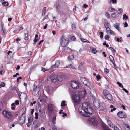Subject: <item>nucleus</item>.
I'll return each instance as SVG.
<instances>
[{"label":"nucleus","mask_w":130,"mask_h":130,"mask_svg":"<svg viewBox=\"0 0 130 130\" xmlns=\"http://www.w3.org/2000/svg\"><path fill=\"white\" fill-rule=\"evenodd\" d=\"M31 123L28 122L27 123V127H29L31 125Z\"/></svg>","instance_id":"62"},{"label":"nucleus","mask_w":130,"mask_h":130,"mask_svg":"<svg viewBox=\"0 0 130 130\" xmlns=\"http://www.w3.org/2000/svg\"><path fill=\"white\" fill-rule=\"evenodd\" d=\"M74 58V56L73 55H71L68 56V59L69 60H71Z\"/></svg>","instance_id":"18"},{"label":"nucleus","mask_w":130,"mask_h":130,"mask_svg":"<svg viewBox=\"0 0 130 130\" xmlns=\"http://www.w3.org/2000/svg\"><path fill=\"white\" fill-rule=\"evenodd\" d=\"M86 78L85 77H80V80L81 82L83 83L85 81V80L86 79Z\"/></svg>","instance_id":"24"},{"label":"nucleus","mask_w":130,"mask_h":130,"mask_svg":"<svg viewBox=\"0 0 130 130\" xmlns=\"http://www.w3.org/2000/svg\"><path fill=\"white\" fill-rule=\"evenodd\" d=\"M103 44L104 45H106V47H109V45L108 44H106V42L105 41L103 43Z\"/></svg>","instance_id":"46"},{"label":"nucleus","mask_w":130,"mask_h":130,"mask_svg":"<svg viewBox=\"0 0 130 130\" xmlns=\"http://www.w3.org/2000/svg\"><path fill=\"white\" fill-rule=\"evenodd\" d=\"M2 5L6 6H7L8 5V3L6 2H4L2 4Z\"/></svg>","instance_id":"32"},{"label":"nucleus","mask_w":130,"mask_h":130,"mask_svg":"<svg viewBox=\"0 0 130 130\" xmlns=\"http://www.w3.org/2000/svg\"><path fill=\"white\" fill-rule=\"evenodd\" d=\"M33 88L34 89V90L33 91V92L35 91H36V88H37V86H36L35 85H34L33 86Z\"/></svg>","instance_id":"40"},{"label":"nucleus","mask_w":130,"mask_h":130,"mask_svg":"<svg viewBox=\"0 0 130 130\" xmlns=\"http://www.w3.org/2000/svg\"><path fill=\"white\" fill-rule=\"evenodd\" d=\"M105 98L108 100L112 101V95L110 93L105 96Z\"/></svg>","instance_id":"14"},{"label":"nucleus","mask_w":130,"mask_h":130,"mask_svg":"<svg viewBox=\"0 0 130 130\" xmlns=\"http://www.w3.org/2000/svg\"><path fill=\"white\" fill-rule=\"evenodd\" d=\"M119 25L120 24L119 23H116L114 24V27L118 30L119 31L121 32V30L120 29Z\"/></svg>","instance_id":"13"},{"label":"nucleus","mask_w":130,"mask_h":130,"mask_svg":"<svg viewBox=\"0 0 130 130\" xmlns=\"http://www.w3.org/2000/svg\"><path fill=\"white\" fill-rule=\"evenodd\" d=\"M109 49H110V50L112 51V52L113 53H114L116 52V50L114 49L112 47H109Z\"/></svg>","instance_id":"34"},{"label":"nucleus","mask_w":130,"mask_h":130,"mask_svg":"<svg viewBox=\"0 0 130 130\" xmlns=\"http://www.w3.org/2000/svg\"><path fill=\"white\" fill-rule=\"evenodd\" d=\"M105 38L106 40H108L109 39V37L108 35H106L105 36Z\"/></svg>","instance_id":"43"},{"label":"nucleus","mask_w":130,"mask_h":130,"mask_svg":"<svg viewBox=\"0 0 130 130\" xmlns=\"http://www.w3.org/2000/svg\"><path fill=\"white\" fill-rule=\"evenodd\" d=\"M50 80L52 83H55L57 81L61 82L62 80V78L60 76H57L56 74H53L50 76Z\"/></svg>","instance_id":"2"},{"label":"nucleus","mask_w":130,"mask_h":130,"mask_svg":"<svg viewBox=\"0 0 130 130\" xmlns=\"http://www.w3.org/2000/svg\"><path fill=\"white\" fill-rule=\"evenodd\" d=\"M83 7L85 8H86L88 7V6L86 4H84L83 5Z\"/></svg>","instance_id":"58"},{"label":"nucleus","mask_w":130,"mask_h":130,"mask_svg":"<svg viewBox=\"0 0 130 130\" xmlns=\"http://www.w3.org/2000/svg\"><path fill=\"white\" fill-rule=\"evenodd\" d=\"M80 85V84L76 82H73L71 84V86L72 88L74 89H78Z\"/></svg>","instance_id":"5"},{"label":"nucleus","mask_w":130,"mask_h":130,"mask_svg":"<svg viewBox=\"0 0 130 130\" xmlns=\"http://www.w3.org/2000/svg\"><path fill=\"white\" fill-rule=\"evenodd\" d=\"M61 106L62 107H63L66 105L65 104V102L64 101H62L61 103Z\"/></svg>","instance_id":"33"},{"label":"nucleus","mask_w":130,"mask_h":130,"mask_svg":"<svg viewBox=\"0 0 130 130\" xmlns=\"http://www.w3.org/2000/svg\"><path fill=\"white\" fill-rule=\"evenodd\" d=\"M104 72L105 73H108L109 72V70L106 68H105L104 69Z\"/></svg>","instance_id":"37"},{"label":"nucleus","mask_w":130,"mask_h":130,"mask_svg":"<svg viewBox=\"0 0 130 130\" xmlns=\"http://www.w3.org/2000/svg\"><path fill=\"white\" fill-rule=\"evenodd\" d=\"M123 17L122 18L123 20H126L128 18V17L125 14H123Z\"/></svg>","instance_id":"30"},{"label":"nucleus","mask_w":130,"mask_h":130,"mask_svg":"<svg viewBox=\"0 0 130 130\" xmlns=\"http://www.w3.org/2000/svg\"><path fill=\"white\" fill-rule=\"evenodd\" d=\"M82 106V110L79 111L80 113L83 116L88 117H89L90 115L92 114L93 110L87 103H83Z\"/></svg>","instance_id":"1"},{"label":"nucleus","mask_w":130,"mask_h":130,"mask_svg":"<svg viewBox=\"0 0 130 130\" xmlns=\"http://www.w3.org/2000/svg\"><path fill=\"white\" fill-rule=\"evenodd\" d=\"M54 105L52 104H49L48 105V109L50 111H52L53 110Z\"/></svg>","instance_id":"11"},{"label":"nucleus","mask_w":130,"mask_h":130,"mask_svg":"<svg viewBox=\"0 0 130 130\" xmlns=\"http://www.w3.org/2000/svg\"><path fill=\"white\" fill-rule=\"evenodd\" d=\"M111 15L113 18H115L116 16V14L115 13H112L111 14Z\"/></svg>","instance_id":"52"},{"label":"nucleus","mask_w":130,"mask_h":130,"mask_svg":"<svg viewBox=\"0 0 130 130\" xmlns=\"http://www.w3.org/2000/svg\"><path fill=\"white\" fill-rule=\"evenodd\" d=\"M60 42L61 45L63 47H65L67 45L69 42L68 40L65 39L63 36L61 37Z\"/></svg>","instance_id":"4"},{"label":"nucleus","mask_w":130,"mask_h":130,"mask_svg":"<svg viewBox=\"0 0 130 130\" xmlns=\"http://www.w3.org/2000/svg\"><path fill=\"white\" fill-rule=\"evenodd\" d=\"M15 104L16 105H18L19 104V101L18 100H16L15 102Z\"/></svg>","instance_id":"48"},{"label":"nucleus","mask_w":130,"mask_h":130,"mask_svg":"<svg viewBox=\"0 0 130 130\" xmlns=\"http://www.w3.org/2000/svg\"><path fill=\"white\" fill-rule=\"evenodd\" d=\"M117 84L119 85L120 87H122V88L123 87V86L122 84L121 83H120L119 82H117Z\"/></svg>","instance_id":"38"},{"label":"nucleus","mask_w":130,"mask_h":130,"mask_svg":"<svg viewBox=\"0 0 130 130\" xmlns=\"http://www.w3.org/2000/svg\"><path fill=\"white\" fill-rule=\"evenodd\" d=\"M1 26H2V28H1V31L2 32H3V33H4L5 32L4 31L5 30V29L3 28V25L2 24L1 25Z\"/></svg>","instance_id":"42"},{"label":"nucleus","mask_w":130,"mask_h":130,"mask_svg":"<svg viewBox=\"0 0 130 130\" xmlns=\"http://www.w3.org/2000/svg\"><path fill=\"white\" fill-rule=\"evenodd\" d=\"M88 121L89 123L91 124H93L94 125L97 124V121L94 118H90L89 119Z\"/></svg>","instance_id":"8"},{"label":"nucleus","mask_w":130,"mask_h":130,"mask_svg":"<svg viewBox=\"0 0 130 130\" xmlns=\"http://www.w3.org/2000/svg\"><path fill=\"white\" fill-rule=\"evenodd\" d=\"M29 34L28 33L26 34H25V37L24 38V39L25 40H27L28 39V35Z\"/></svg>","instance_id":"25"},{"label":"nucleus","mask_w":130,"mask_h":130,"mask_svg":"<svg viewBox=\"0 0 130 130\" xmlns=\"http://www.w3.org/2000/svg\"><path fill=\"white\" fill-rule=\"evenodd\" d=\"M82 94L84 97H85L86 96V92L85 90H84L82 92Z\"/></svg>","instance_id":"23"},{"label":"nucleus","mask_w":130,"mask_h":130,"mask_svg":"<svg viewBox=\"0 0 130 130\" xmlns=\"http://www.w3.org/2000/svg\"><path fill=\"white\" fill-rule=\"evenodd\" d=\"M96 78H97V80H98L100 79V76L99 75L96 76Z\"/></svg>","instance_id":"56"},{"label":"nucleus","mask_w":130,"mask_h":130,"mask_svg":"<svg viewBox=\"0 0 130 130\" xmlns=\"http://www.w3.org/2000/svg\"><path fill=\"white\" fill-rule=\"evenodd\" d=\"M100 34H101V35L100 36V37L102 39L103 37V32H100Z\"/></svg>","instance_id":"51"},{"label":"nucleus","mask_w":130,"mask_h":130,"mask_svg":"<svg viewBox=\"0 0 130 130\" xmlns=\"http://www.w3.org/2000/svg\"><path fill=\"white\" fill-rule=\"evenodd\" d=\"M109 58L111 62H112L114 61V58L112 56L110 55L109 57Z\"/></svg>","instance_id":"31"},{"label":"nucleus","mask_w":130,"mask_h":130,"mask_svg":"<svg viewBox=\"0 0 130 130\" xmlns=\"http://www.w3.org/2000/svg\"><path fill=\"white\" fill-rule=\"evenodd\" d=\"M38 40V39L36 38H35L34 39V42L36 43V42Z\"/></svg>","instance_id":"61"},{"label":"nucleus","mask_w":130,"mask_h":130,"mask_svg":"<svg viewBox=\"0 0 130 130\" xmlns=\"http://www.w3.org/2000/svg\"><path fill=\"white\" fill-rule=\"evenodd\" d=\"M46 96L45 95H43L42 96H40L39 98L38 99V101L40 102H41L43 103V102L46 101L45 99L46 98Z\"/></svg>","instance_id":"9"},{"label":"nucleus","mask_w":130,"mask_h":130,"mask_svg":"<svg viewBox=\"0 0 130 130\" xmlns=\"http://www.w3.org/2000/svg\"><path fill=\"white\" fill-rule=\"evenodd\" d=\"M109 93V91L106 90H104L103 91V94L105 96L107 95Z\"/></svg>","instance_id":"16"},{"label":"nucleus","mask_w":130,"mask_h":130,"mask_svg":"<svg viewBox=\"0 0 130 130\" xmlns=\"http://www.w3.org/2000/svg\"><path fill=\"white\" fill-rule=\"evenodd\" d=\"M102 127L104 129H106V130L108 128L106 126V124L104 123H103L102 124Z\"/></svg>","instance_id":"27"},{"label":"nucleus","mask_w":130,"mask_h":130,"mask_svg":"<svg viewBox=\"0 0 130 130\" xmlns=\"http://www.w3.org/2000/svg\"><path fill=\"white\" fill-rule=\"evenodd\" d=\"M106 28V32H109L111 30L110 28H109V27H107V28Z\"/></svg>","instance_id":"39"},{"label":"nucleus","mask_w":130,"mask_h":130,"mask_svg":"<svg viewBox=\"0 0 130 130\" xmlns=\"http://www.w3.org/2000/svg\"><path fill=\"white\" fill-rule=\"evenodd\" d=\"M113 128L114 130H120L116 126H115Z\"/></svg>","instance_id":"49"},{"label":"nucleus","mask_w":130,"mask_h":130,"mask_svg":"<svg viewBox=\"0 0 130 130\" xmlns=\"http://www.w3.org/2000/svg\"><path fill=\"white\" fill-rule=\"evenodd\" d=\"M15 92L16 93H17L18 94V96H19L20 98V96H21V92L19 91V90L16 89Z\"/></svg>","instance_id":"28"},{"label":"nucleus","mask_w":130,"mask_h":130,"mask_svg":"<svg viewBox=\"0 0 130 130\" xmlns=\"http://www.w3.org/2000/svg\"><path fill=\"white\" fill-rule=\"evenodd\" d=\"M22 77H19L18 78L17 80V82H18L19 80V79H22Z\"/></svg>","instance_id":"57"},{"label":"nucleus","mask_w":130,"mask_h":130,"mask_svg":"<svg viewBox=\"0 0 130 130\" xmlns=\"http://www.w3.org/2000/svg\"><path fill=\"white\" fill-rule=\"evenodd\" d=\"M48 15H46V16H45L44 17V18H43V19H42V21L43 22V21H44L45 19H47V18H48Z\"/></svg>","instance_id":"50"},{"label":"nucleus","mask_w":130,"mask_h":130,"mask_svg":"<svg viewBox=\"0 0 130 130\" xmlns=\"http://www.w3.org/2000/svg\"><path fill=\"white\" fill-rule=\"evenodd\" d=\"M56 68V67H55V65L53 64L51 66L50 68V69H54V68Z\"/></svg>","instance_id":"54"},{"label":"nucleus","mask_w":130,"mask_h":130,"mask_svg":"<svg viewBox=\"0 0 130 130\" xmlns=\"http://www.w3.org/2000/svg\"><path fill=\"white\" fill-rule=\"evenodd\" d=\"M48 70V69H47L45 68L42 67L41 68V71L43 72H45L46 71Z\"/></svg>","instance_id":"36"},{"label":"nucleus","mask_w":130,"mask_h":130,"mask_svg":"<svg viewBox=\"0 0 130 130\" xmlns=\"http://www.w3.org/2000/svg\"><path fill=\"white\" fill-rule=\"evenodd\" d=\"M107 122L108 124L111 127H113V126H112L111 125H112V124L111 122L110 121V120H107Z\"/></svg>","instance_id":"22"},{"label":"nucleus","mask_w":130,"mask_h":130,"mask_svg":"<svg viewBox=\"0 0 130 130\" xmlns=\"http://www.w3.org/2000/svg\"><path fill=\"white\" fill-rule=\"evenodd\" d=\"M19 27H20V28H19V31H20L21 30H22L23 29V27L22 26H20Z\"/></svg>","instance_id":"63"},{"label":"nucleus","mask_w":130,"mask_h":130,"mask_svg":"<svg viewBox=\"0 0 130 130\" xmlns=\"http://www.w3.org/2000/svg\"><path fill=\"white\" fill-rule=\"evenodd\" d=\"M81 65H80L79 66L78 68L79 69L81 70L82 68V63H81Z\"/></svg>","instance_id":"64"},{"label":"nucleus","mask_w":130,"mask_h":130,"mask_svg":"<svg viewBox=\"0 0 130 130\" xmlns=\"http://www.w3.org/2000/svg\"><path fill=\"white\" fill-rule=\"evenodd\" d=\"M25 120V118L24 117H22L20 118L19 122L22 124H23L24 123Z\"/></svg>","instance_id":"15"},{"label":"nucleus","mask_w":130,"mask_h":130,"mask_svg":"<svg viewBox=\"0 0 130 130\" xmlns=\"http://www.w3.org/2000/svg\"><path fill=\"white\" fill-rule=\"evenodd\" d=\"M60 64V62L59 60H57L56 62L55 63V67L56 68H57L59 67V65Z\"/></svg>","instance_id":"17"},{"label":"nucleus","mask_w":130,"mask_h":130,"mask_svg":"<svg viewBox=\"0 0 130 130\" xmlns=\"http://www.w3.org/2000/svg\"><path fill=\"white\" fill-rule=\"evenodd\" d=\"M35 118L37 119L38 118V114L37 113H35Z\"/></svg>","instance_id":"45"},{"label":"nucleus","mask_w":130,"mask_h":130,"mask_svg":"<svg viewBox=\"0 0 130 130\" xmlns=\"http://www.w3.org/2000/svg\"><path fill=\"white\" fill-rule=\"evenodd\" d=\"M64 51L66 52H70L71 51V49L70 48L67 47H66L64 49Z\"/></svg>","instance_id":"20"},{"label":"nucleus","mask_w":130,"mask_h":130,"mask_svg":"<svg viewBox=\"0 0 130 130\" xmlns=\"http://www.w3.org/2000/svg\"><path fill=\"white\" fill-rule=\"evenodd\" d=\"M83 84L86 86L90 87L91 86L90 83L89 81L88 80L87 78L85 80V81L84 82Z\"/></svg>","instance_id":"12"},{"label":"nucleus","mask_w":130,"mask_h":130,"mask_svg":"<svg viewBox=\"0 0 130 130\" xmlns=\"http://www.w3.org/2000/svg\"><path fill=\"white\" fill-rule=\"evenodd\" d=\"M56 119V116L55 115H54V116L52 120V122L53 124H54L55 123Z\"/></svg>","instance_id":"26"},{"label":"nucleus","mask_w":130,"mask_h":130,"mask_svg":"<svg viewBox=\"0 0 130 130\" xmlns=\"http://www.w3.org/2000/svg\"><path fill=\"white\" fill-rule=\"evenodd\" d=\"M116 109V108L114 107L110 111L111 112H112L113 111H115Z\"/></svg>","instance_id":"60"},{"label":"nucleus","mask_w":130,"mask_h":130,"mask_svg":"<svg viewBox=\"0 0 130 130\" xmlns=\"http://www.w3.org/2000/svg\"><path fill=\"white\" fill-rule=\"evenodd\" d=\"M112 63L113 64V66H114V68L115 69H116V68H117L116 66V65L115 63V61H113L112 62Z\"/></svg>","instance_id":"44"},{"label":"nucleus","mask_w":130,"mask_h":130,"mask_svg":"<svg viewBox=\"0 0 130 130\" xmlns=\"http://www.w3.org/2000/svg\"><path fill=\"white\" fill-rule=\"evenodd\" d=\"M0 85L1 87H3L5 86V85L4 83L2 82L1 83V84H0Z\"/></svg>","instance_id":"47"},{"label":"nucleus","mask_w":130,"mask_h":130,"mask_svg":"<svg viewBox=\"0 0 130 130\" xmlns=\"http://www.w3.org/2000/svg\"><path fill=\"white\" fill-rule=\"evenodd\" d=\"M93 102L94 105L100 111H102V109H100V104L98 101L94 99L93 101Z\"/></svg>","instance_id":"10"},{"label":"nucleus","mask_w":130,"mask_h":130,"mask_svg":"<svg viewBox=\"0 0 130 130\" xmlns=\"http://www.w3.org/2000/svg\"><path fill=\"white\" fill-rule=\"evenodd\" d=\"M72 98L75 103L77 104L79 103L80 101L79 96L74 93L72 95Z\"/></svg>","instance_id":"3"},{"label":"nucleus","mask_w":130,"mask_h":130,"mask_svg":"<svg viewBox=\"0 0 130 130\" xmlns=\"http://www.w3.org/2000/svg\"><path fill=\"white\" fill-rule=\"evenodd\" d=\"M123 24L124 25V27H127L128 26L127 23V22H125L124 23H123Z\"/></svg>","instance_id":"53"},{"label":"nucleus","mask_w":130,"mask_h":130,"mask_svg":"<svg viewBox=\"0 0 130 130\" xmlns=\"http://www.w3.org/2000/svg\"><path fill=\"white\" fill-rule=\"evenodd\" d=\"M117 115L119 117L121 118H126V114L124 112L119 111Z\"/></svg>","instance_id":"6"},{"label":"nucleus","mask_w":130,"mask_h":130,"mask_svg":"<svg viewBox=\"0 0 130 130\" xmlns=\"http://www.w3.org/2000/svg\"><path fill=\"white\" fill-rule=\"evenodd\" d=\"M110 25V24L108 22H106L105 23L104 26L105 28H107V27H109Z\"/></svg>","instance_id":"19"},{"label":"nucleus","mask_w":130,"mask_h":130,"mask_svg":"<svg viewBox=\"0 0 130 130\" xmlns=\"http://www.w3.org/2000/svg\"><path fill=\"white\" fill-rule=\"evenodd\" d=\"M46 7H44L42 9V15H44L45 14V12L46 11Z\"/></svg>","instance_id":"21"},{"label":"nucleus","mask_w":130,"mask_h":130,"mask_svg":"<svg viewBox=\"0 0 130 130\" xmlns=\"http://www.w3.org/2000/svg\"><path fill=\"white\" fill-rule=\"evenodd\" d=\"M122 90L126 93H128V91L125 88H123Z\"/></svg>","instance_id":"59"},{"label":"nucleus","mask_w":130,"mask_h":130,"mask_svg":"<svg viewBox=\"0 0 130 130\" xmlns=\"http://www.w3.org/2000/svg\"><path fill=\"white\" fill-rule=\"evenodd\" d=\"M109 32V33L110 34H112V35H114V32H113V31H112L111 30H110V31Z\"/></svg>","instance_id":"55"},{"label":"nucleus","mask_w":130,"mask_h":130,"mask_svg":"<svg viewBox=\"0 0 130 130\" xmlns=\"http://www.w3.org/2000/svg\"><path fill=\"white\" fill-rule=\"evenodd\" d=\"M105 15L106 17L107 18H109L110 17V14L107 12L106 11L105 12Z\"/></svg>","instance_id":"29"},{"label":"nucleus","mask_w":130,"mask_h":130,"mask_svg":"<svg viewBox=\"0 0 130 130\" xmlns=\"http://www.w3.org/2000/svg\"><path fill=\"white\" fill-rule=\"evenodd\" d=\"M3 114L6 117L8 118H9L10 117H11L12 116V115L11 113L9 112L6 111L4 110L3 112Z\"/></svg>","instance_id":"7"},{"label":"nucleus","mask_w":130,"mask_h":130,"mask_svg":"<svg viewBox=\"0 0 130 130\" xmlns=\"http://www.w3.org/2000/svg\"><path fill=\"white\" fill-rule=\"evenodd\" d=\"M92 53L95 54L96 53V51L95 48H93L92 49Z\"/></svg>","instance_id":"35"},{"label":"nucleus","mask_w":130,"mask_h":130,"mask_svg":"<svg viewBox=\"0 0 130 130\" xmlns=\"http://www.w3.org/2000/svg\"><path fill=\"white\" fill-rule=\"evenodd\" d=\"M71 39L72 41H74L76 40V38L75 37L72 36L71 37Z\"/></svg>","instance_id":"41"}]
</instances>
